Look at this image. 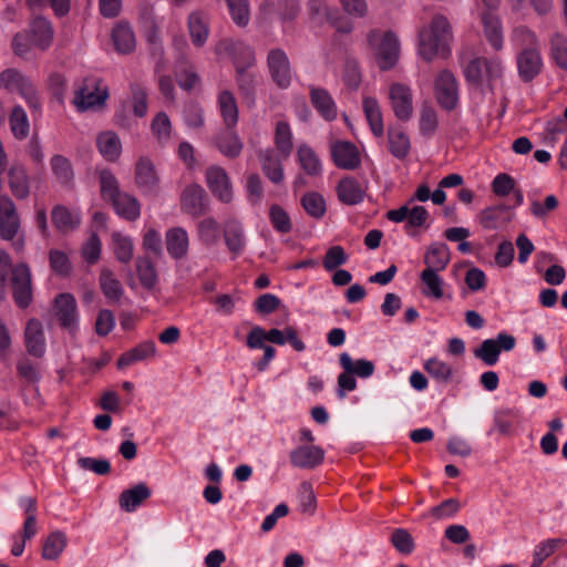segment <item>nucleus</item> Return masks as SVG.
<instances>
[{
	"instance_id": "1",
	"label": "nucleus",
	"mask_w": 567,
	"mask_h": 567,
	"mask_svg": "<svg viewBox=\"0 0 567 567\" xmlns=\"http://www.w3.org/2000/svg\"><path fill=\"white\" fill-rule=\"evenodd\" d=\"M453 30L443 14H435L429 24L422 27L417 35V54L425 61L446 58L451 53Z\"/></svg>"
},
{
	"instance_id": "2",
	"label": "nucleus",
	"mask_w": 567,
	"mask_h": 567,
	"mask_svg": "<svg viewBox=\"0 0 567 567\" xmlns=\"http://www.w3.org/2000/svg\"><path fill=\"white\" fill-rule=\"evenodd\" d=\"M368 43L381 70H390L398 63L401 43L395 32L372 30L368 34Z\"/></svg>"
},
{
	"instance_id": "3",
	"label": "nucleus",
	"mask_w": 567,
	"mask_h": 567,
	"mask_svg": "<svg viewBox=\"0 0 567 567\" xmlns=\"http://www.w3.org/2000/svg\"><path fill=\"white\" fill-rule=\"evenodd\" d=\"M466 81L475 86H489L499 79L504 68L499 58H474L462 63Z\"/></svg>"
},
{
	"instance_id": "4",
	"label": "nucleus",
	"mask_w": 567,
	"mask_h": 567,
	"mask_svg": "<svg viewBox=\"0 0 567 567\" xmlns=\"http://www.w3.org/2000/svg\"><path fill=\"white\" fill-rule=\"evenodd\" d=\"M221 48L229 52V54L234 58L235 63L237 64L238 84L240 90L247 97L252 96L255 84L254 76L252 74L246 72L240 65V63L244 65H250L254 62V52L251 48L244 42L236 40H226L221 42L217 48V51H219ZM251 100L254 101V97H251Z\"/></svg>"
},
{
	"instance_id": "5",
	"label": "nucleus",
	"mask_w": 567,
	"mask_h": 567,
	"mask_svg": "<svg viewBox=\"0 0 567 567\" xmlns=\"http://www.w3.org/2000/svg\"><path fill=\"white\" fill-rule=\"evenodd\" d=\"M107 86L99 79H86L74 93L73 104L80 112L96 110L105 104Z\"/></svg>"
},
{
	"instance_id": "6",
	"label": "nucleus",
	"mask_w": 567,
	"mask_h": 567,
	"mask_svg": "<svg viewBox=\"0 0 567 567\" xmlns=\"http://www.w3.org/2000/svg\"><path fill=\"white\" fill-rule=\"evenodd\" d=\"M515 344L516 339L512 334L501 332L496 338L484 340L474 349L473 354L487 367H493L498 362L501 352L512 351Z\"/></svg>"
},
{
	"instance_id": "7",
	"label": "nucleus",
	"mask_w": 567,
	"mask_h": 567,
	"mask_svg": "<svg viewBox=\"0 0 567 567\" xmlns=\"http://www.w3.org/2000/svg\"><path fill=\"white\" fill-rule=\"evenodd\" d=\"M53 311L63 329L71 334L79 330L80 316L73 295L69 292L59 293L54 299Z\"/></svg>"
},
{
	"instance_id": "8",
	"label": "nucleus",
	"mask_w": 567,
	"mask_h": 567,
	"mask_svg": "<svg viewBox=\"0 0 567 567\" xmlns=\"http://www.w3.org/2000/svg\"><path fill=\"white\" fill-rule=\"evenodd\" d=\"M10 282L16 303L20 308H27L33 296L31 269L24 264L16 265L12 269Z\"/></svg>"
},
{
	"instance_id": "9",
	"label": "nucleus",
	"mask_w": 567,
	"mask_h": 567,
	"mask_svg": "<svg viewBox=\"0 0 567 567\" xmlns=\"http://www.w3.org/2000/svg\"><path fill=\"white\" fill-rule=\"evenodd\" d=\"M389 100L395 117L401 122H408L413 115V94L409 85L392 83L389 87Z\"/></svg>"
},
{
	"instance_id": "10",
	"label": "nucleus",
	"mask_w": 567,
	"mask_h": 567,
	"mask_svg": "<svg viewBox=\"0 0 567 567\" xmlns=\"http://www.w3.org/2000/svg\"><path fill=\"white\" fill-rule=\"evenodd\" d=\"M435 96L445 110H454L458 103V85L449 70L441 71L435 79Z\"/></svg>"
},
{
	"instance_id": "11",
	"label": "nucleus",
	"mask_w": 567,
	"mask_h": 567,
	"mask_svg": "<svg viewBox=\"0 0 567 567\" xmlns=\"http://www.w3.org/2000/svg\"><path fill=\"white\" fill-rule=\"evenodd\" d=\"M205 176L209 190L218 200L225 204L233 200L231 182L223 167L218 165L209 166Z\"/></svg>"
},
{
	"instance_id": "12",
	"label": "nucleus",
	"mask_w": 567,
	"mask_h": 567,
	"mask_svg": "<svg viewBox=\"0 0 567 567\" xmlns=\"http://www.w3.org/2000/svg\"><path fill=\"white\" fill-rule=\"evenodd\" d=\"M330 153L334 165L342 169L353 171L361 164L358 147L349 141H334L330 144Z\"/></svg>"
},
{
	"instance_id": "13",
	"label": "nucleus",
	"mask_w": 567,
	"mask_h": 567,
	"mask_svg": "<svg viewBox=\"0 0 567 567\" xmlns=\"http://www.w3.org/2000/svg\"><path fill=\"white\" fill-rule=\"evenodd\" d=\"M267 62L276 84L282 89L288 87L292 80V71L287 54L280 49H274L269 51Z\"/></svg>"
},
{
	"instance_id": "14",
	"label": "nucleus",
	"mask_w": 567,
	"mask_h": 567,
	"mask_svg": "<svg viewBox=\"0 0 567 567\" xmlns=\"http://www.w3.org/2000/svg\"><path fill=\"white\" fill-rule=\"evenodd\" d=\"M324 450L318 445L305 444L295 447L290 454L292 466L301 470H311L319 466L324 460Z\"/></svg>"
},
{
	"instance_id": "15",
	"label": "nucleus",
	"mask_w": 567,
	"mask_h": 567,
	"mask_svg": "<svg viewBox=\"0 0 567 567\" xmlns=\"http://www.w3.org/2000/svg\"><path fill=\"white\" fill-rule=\"evenodd\" d=\"M134 181L136 186L144 194H153L156 192L159 177L154 163L146 156L137 159L134 171Z\"/></svg>"
},
{
	"instance_id": "16",
	"label": "nucleus",
	"mask_w": 567,
	"mask_h": 567,
	"mask_svg": "<svg viewBox=\"0 0 567 567\" xmlns=\"http://www.w3.org/2000/svg\"><path fill=\"white\" fill-rule=\"evenodd\" d=\"M224 241L233 254L234 258L238 257L244 252L247 246V238L243 223L237 218H228L224 223L223 228Z\"/></svg>"
},
{
	"instance_id": "17",
	"label": "nucleus",
	"mask_w": 567,
	"mask_h": 567,
	"mask_svg": "<svg viewBox=\"0 0 567 567\" xmlns=\"http://www.w3.org/2000/svg\"><path fill=\"white\" fill-rule=\"evenodd\" d=\"M518 75L524 82L536 78L543 68V59L538 48H525L516 56Z\"/></svg>"
},
{
	"instance_id": "18",
	"label": "nucleus",
	"mask_w": 567,
	"mask_h": 567,
	"mask_svg": "<svg viewBox=\"0 0 567 567\" xmlns=\"http://www.w3.org/2000/svg\"><path fill=\"white\" fill-rule=\"evenodd\" d=\"M167 254L175 260L186 257L189 249V236L183 227H172L165 233Z\"/></svg>"
},
{
	"instance_id": "19",
	"label": "nucleus",
	"mask_w": 567,
	"mask_h": 567,
	"mask_svg": "<svg viewBox=\"0 0 567 567\" xmlns=\"http://www.w3.org/2000/svg\"><path fill=\"white\" fill-rule=\"evenodd\" d=\"M310 101L318 114L326 121L331 122L338 116L337 104L331 94L321 87L310 86Z\"/></svg>"
},
{
	"instance_id": "20",
	"label": "nucleus",
	"mask_w": 567,
	"mask_h": 567,
	"mask_svg": "<svg viewBox=\"0 0 567 567\" xmlns=\"http://www.w3.org/2000/svg\"><path fill=\"white\" fill-rule=\"evenodd\" d=\"M19 220L12 200L8 197H0V237L11 240L17 235Z\"/></svg>"
},
{
	"instance_id": "21",
	"label": "nucleus",
	"mask_w": 567,
	"mask_h": 567,
	"mask_svg": "<svg viewBox=\"0 0 567 567\" xmlns=\"http://www.w3.org/2000/svg\"><path fill=\"white\" fill-rule=\"evenodd\" d=\"M0 85L11 92L20 93L33 106V99L30 95L31 83L16 69H8L0 73Z\"/></svg>"
},
{
	"instance_id": "22",
	"label": "nucleus",
	"mask_w": 567,
	"mask_h": 567,
	"mask_svg": "<svg viewBox=\"0 0 567 567\" xmlns=\"http://www.w3.org/2000/svg\"><path fill=\"white\" fill-rule=\"evenodd\" d=\"M217 150L228 158H236L240 155L244 144L234 128L220 131L215 137Z\"/></svg>"
},
{
	"instance_id": "23",
	"label": "nucleus",
	"mask_w": 567,
	"mask_h": 567,
	"mask_svg": "<svg viewBox=\"0 0 567 567\" xmlns=\"http://www.w3.org/2000/svg\"><path fill=\"white\" fill-rule=\"evenodd\" d=\"M451 260L450 249L444 243H433L424 254L425 269L443 271Z\"/></svg>"
},
{
	"instance_id": "24",
	"label": "nucleus",
	"mask_w": 567,
	"mask_h": 567,
	"mask_svg": "<svg viewBox=\"0 0 567 567\" xmlns=\"http://www.w3.org/2000/svg\"><path fill=\"white\" fill-rule=\"evenodd\" d=\"M337 194L341 203L352 206L363 202L365 190L353 177H344L337 186Z\"/></svg>"
},
{
	"instance_id": "25",
	"label": "nucleus",
	"mask_w": 567,
	"mask_h": 567,
	"mask_svg": "<svg viewBox=\"0 0 567 567\" xmlns=\"http://www.w3.org/2000/svg\"><path fill=\"white\" fill-rule=\"evenodd\" d=\"M96 146L100 154L109 162H115L121 156L122 142L113 131H104L97 134Z\"/></svg>"
},
{
	"instance_id": "26",
	"label": "nucleus",
	"mask_w": 567,
	"mask_h": 567,
	"mask_svg": "<svg viewBox=\"0 0 567 567\" xmlns=\"http://www.w3.org/2000/svg\"><path fill=\"white\" fill-rule=\"evenodd\" d=\"M205 190L199 185L187 186L181 196L182 209L192 216H198L204 212Z\"/></svg>"
},
{
	"instance_id": "27",
	"label": "nucleus",
	"mask_w": 567,
	"mask_h": 567,
	"mask_svg": "<svg viewBox=\"0 0 567 567\" xmlns=\"http://www.w3.org/2000/svg\"><path fill=\"white\" fill-rule=\"evenodd\" d=\"M112 41L115 50L121 54L131 53L136 47V39L132 27L123 21L114 27Z\"/></svg>"
},
{
	"instance_id": "28",
	"label": "nucleus",
	"mask_w": 567,
	"mask_h": 567,
	"mask_svg": "<svg viewBox=\"0 0 567 567\" xmlns=\"http://www.w3.org/2000/svg\"><path fill=\"white\" fill-rule=\"evenodd\" d=\"M151 496V489L145 483H140L132 488L125 489L120 495V507L127 513H132Z\"/></svg>"
},
{
	"instance_id": "29",
	"label": "nucleus",
	"mask_w": 567,
	"mask_h": 567,
	"mask_svg": "<svg viewBox=\"0 0 567 567\" xmlns=\"http://www.w3.org/2000/svg\"><path fill=\"white\" fill-rule=\"evenodd\" d=\"M99 282L104 297L110 303H118L121 301L124 289L111 269H101Z\"/></svg>"
},
{
	"instance_id": "30",
	"label": "nucleus",
	"mask_w": 567,
	"mask_h": 567,
	"mask_svg": "<svg viewBox=\"0 0 567 567\" xmlns=\"http://www.w3.org/2000/svg\"><path fill=\"white\" fill-rule=\"evenodd\" d=\"M282 159L281 154H276L274 150H266L260 155L262 172L274 184L284 181Z\"/></svg>"
},
{
	"instance_id": "31",
	"label": "nucleus",
	"mask_w": 567,
	"mask_h": 567,
	"mask_svg": "<svg viewBox=\"0 0 567 567\" xmlns=\"http://www.w3.org/2000/svg\"><path fill=\"white\" fill-rule=\"evenodd\" d=\"M156 346L153 341H144L130 351L123 353L117 360V367L123 369L135 362L153 358L156 355Z\"/></svg>"
},
{
	"instance_id": "32",
	"label": "nucleus",
	"mask_w": 567,
	"mask_h": 567,
	"mask_svg": "<svg viewBox=\"0 0 567 567\" xmlns=\"http://www.w3.org/2000/svg\"><path fill=\"white\" fill-rule=\"evenodd\" d=\"M390 153L399 159L405 158L411 150L409 135L400 126H391L388 130Z\"/></svg>"
},
{
	"instance_id": "33",
	"label": "nucleus",
	"mask_w": 567,
	"mask_h": 567,
	"mask_svg": "<svg viewBox=\"0 0 567 567\" xmlns=\"http://www.w3.org/2000/svg\"><path fill=\"white\" fill-rule=\"evenodd\" d=\"M217 103L225 126L234 128L238 122V106L235 96L227 90L220 91Z\"/></svg>"
},
{
	"instance_id": "34",
	"label": "nucleus",
	"mask_w": 567,
	"mask_h": 567,
	"mask_svg": "<svg viewBox=\"0 0 567 567\" xmlns=\"http://www.w3.org/2000/svg\"><path fill=\"white\" fill-rule=\"evenodd\" d=\"M188 31L194 45H204L209 34L206 14L199 11L192 12L188 16Z\"/></svg>"
},
{
	"instance_id": "35",
	"label": "nucleus",
	"mask_w": 567,
	"mask_h": 567,
	"mask_svg": "<svg viewBox=\"0 0 567 567\" xmlns=\"http://www.w3.org/2000/svg\"><path fill=\"white\" fill-rule=\"evenodd\" d=\"M422 282V293L425 297L439 300L444 296V279L440 276V271L424 269L420 275Z\"/></svg>"
},
{
	"instance_id": "36",
	"label": "nucleus",
	"mask_w": 567,
	"mask_h": 567,
	"mask_svg": "<svg viewBox=\"0 0 567 567\" xmlns=\"http://www.w3.org/2000/svg\"><path fill=\"white\" fill-rule=\"evenodd\" d=\"M362 107L371 132L375 137H382L384 125L379 102L374 97H364Z\"/></svg>"
},
{
	"instance_id": "37",
	"label": "nucleus",
	"mask_w": 567,
	"mask_h": 567,
	"mask_svg": "<svg viewBox=\"0 0 567 567\" xmlns=\"http://www.w3.org/2000/svg\"><path fill=\"white\" fill-rule=\"evenodd\" d=\"M339 363L342 370L351 372L354 377L367 379L370 378L375 370L374 363L367 359L353 361L348 352H342L339 357Z\"/></svg>"
},
{
	"instance_id": "38",
	"label": "nucleus",
	"mask_w": 567,
	"mask_h": 567,
	"mask_svg": "<svg viewBox=\"0 0 567 567\" xmlns=\"http://www.w3.org/2000/svg\"><path fill=\"white\" fill-rule=\"evenodd\" d=\"M485 37L491 47L498 51L503 48V30L497 16L487 11L482 14Z\"/></svg>"
},
{
	"instance_id": "39",
	"label": "nucleus",
	"mask_w": 567,
	"mask_h": 567,
	"mask_svg": "<svg viewBox=\"0 0 567 567\" xmlns=\"http://www.w3.org/2000/svg\"><path fill=\"white\" fill-rule=\"evenodd\" d=\"M266 332L267 341L271 343L284 346L288 342L298 352L306 349L303 341L299 338L297 330L292 327H287L284 330L272 328Z\"/></svg>"
},
{
	"instance_id": "40",
	"label": "nucleus",
	"mask_w": 567,
	"mask_h": 567,
	"mask_svg": "<svg viewBox=\"0 0 567 567\" xmlns=\"http://www.w3.org/2000/svg\"><path fill=\"white\" fill-rule=\"evenodd\" d=\"M52 220L60 231L68 233L79 227L81 216L78 210H71L64 206H56L52 210Z\"/></svg>"
},
{
	"instance_id": "41",
	"label": "nucleus",
	"mask_w": 567,
	"mask_h": 567,
	"mask_svg": "<svg viewBox=\"0 0 567 567\" xmlns=\"http://www.w3.org/2000/svg\"><path fill=\"white\" fill-rule=\"evenodd\" d=\"M508 209L506 205H496L483 209L480 215L481 225L483 228L491 230L503 227L509 220L505 216Z\"/></svg>"
},
{
	"instance_id": "42",
	"label": "nucleus",
	"mask_w": 567,
	"mask_h": 567,
	"mask_svg": "<svg viewBox=\"0 0 567 567\" xmlns=\"http://www.w3.org/2000/svg\"><path fill=\"white\" fill-rule=\"evenodd\" d=\"M116 214L126 220H136L141 215V205L136 197L122 193L112 202Z\"/></svg>"
},
{
	"instance_id": "43",
	"label": "nucleus",
	"mask_w": 567,
	"mask_h": 567,
	"mask_svg": "<svg viewBox=\"0 0 567 567\" xmlns=\"http://www.w3.org/2000/svg\"><path fill=\"white\" fill-rule=\"evenodd\" d=\"M298 162L300 167L307 175L319 176L322 173V164L316 152L308 146L302 144L297 151Z\"/></svg>"
},
{
	"instance_id": "44",
	"label": "nucleus",
	"mask_w": 567,
	"mask_h": 567,
	"mask_svg": "<svg viewBox=\"0 0 567 567\" xmlns=\"http://www.w3.org/2000/svg\"><path fill=\"white\" fill-rule=\"evenodd\" d=\"M197 238L205 246H215L220 239V225L214 217H206L197 224Z\"/></svg>"
},
{
	"instance_id": "45",
	"label": "nucleus",
	"mask_w": 567,
	"mask_h": 567,
	"mask_svg": "<svg viewBox=\"0 0 567 567\" xmlns=\"http://www.w3.org/2000/svg\"><path fill=\"white\" fill-rule=\"evenodd\" d=\"M112 248L120 262L127 264L133 258L134 244L130 236L120 231L112 234Z\"/></svg>"
},
{
	"instance_id": "46",
	"label": "nucleus",
	"mask_w": 567,
	"mask_h": 567,
	"mask_svg": "<svg viewBox=\"0 0 567 567\" xmlns=\"http://www.w3.org/2000/svg\"><path fill=\"white\" fill-rule=\"evenodd\" d=\"M275 145L282 158H288L292 152V132L290 125L279 121L275 128Z\"/></svg>"
},
{
	"instance_id": "47",
	"label": "nucleus",
	"mask_w": 567,
	"mask_h": 567,
	"mask_svg": "<svg viewBox=\"0 0 567 567\" xmlns=\"http://www.w3.org/2000/svg\"><path fill=\"white\" fill-rule=\"evenodd\" d=\"M9 184L13 195L25 198L29 195V179L21 165H13L9 172Z\"/></svg>"
},
{
	"instance_id": "48",
	"label": "nucleus",
	"mask_w": 567,
	"mask_h": 567,
	"mask_svg": "<svg viewBox=\"0 0 567 567\" xmlns=\"http://www.w3.org/2000/svg\"><path fill=\"white\" fill-rule=\"evenodd\" d=\"M131 96L126 102L136 117H144L147 113V92L137 83L130 85Z\"/></svg>"
},
{
	"instance_id": "49",
	"label": "nucleus",
	"mask_w": 567,
	"mask_h": 567,
	"mask_svg": "<svg viewBox=\"0 0 567 567\" xmlns=\"http://www.w3.org/2000/svg\"><path fill=\"white\" fill-rule=\"evenodd\" d=\"M151 130L161 145H166L172 136V122L165 112H158L151 123Z\"/></svg>"
},
{
	"instance_id": "50",
	"label": "nucleus",
	"mask_w": 567,
	"mask_h": 567,
	"mask_svg": "<svg viewBox=\"0 0 567 567\" xmlns=\"http://www.w3.org/2000/svg\"><path fill=\"white\" fill-rule=\"evenodd\" d=\"M136 272L142 286L146 289H153L157 284V271L154 264L147 257L136 259Z\"/></svg>"
},
{
	"instance_id": "51",
	"label": "nucleus",
	"mask_w": 567,
	"mask_h": 567,
	"mask_svg": "<svg viewBox=\"0 0 567 567\" xmlns=\"http://www.w3.org/2000/svg\"><path fill=\"white\" fill-rule=\"evenodd\" d=\"M423 368L433 379L439 382H447L453 375L452 365L439 358L427 359L423 363Z\"/></svg>"
},
{
	"instance_id": "52",
	"label": "nucleus",
	"mask_w": 567,
	"mask_h": 567,
	"mask_svg": "<svg viewBox=\"0 0 567 567\" xmlns=\"http://www.w3.org/2000/svg\"><path fill=\"white\" fill-rule=\"evenodd\" d=\"M66 545V538L61 532L51 533L43 543L42 557L48 560L56 559Z\"/></svg>"
},
{
	"instance_id": "53",
	"label": "nucleus",
	"mask_w": 567,
	"mask_h": 567,
	"mask_svg": "<svg viewBox=\"0 0 567 567\" xmlns=\"http://www.w3.org/2000/svg\"><path fill=\"white\" fill-rule=\"evenodd\" d=\"M550 58L555 65L567 71V38L556 33L550 39Z\"/></svg>"
},
{
	"instance_id": "54",
	"label": "nucleus",
	"mask_w": 567,
	"mask_h": 567,
	"mask_svg": "<svg viewBox=\"0 0 567 567\" xmlns=\"http://www.w3.org/2000/svg\"><path fill=\"white\" fill-rule=\"evenodd\" d=\"M11 132L16 138H25L30 132V124L25 111L16 106L9 118Z\"/></svg>"
},
{
	"instance_id": "55",
	"label": "nucleus",
	"mask_w": 567,
	"mask_h": 567,
	"mask_svg": "<svg viewBox=\"0 0 567 567\" xmlns=\"http://www.w3.org/2000/svg\"><path fill=\"white\" fill-rule=\"evenodd\" d=\"M100 188L102 197L111 203L123 193L120 190L116 177L109 169H103L100 173Z\"/></svg>"
},
{
	"instance_id": "56",
	"label": "nucleus",
	"mask_w": 567,
	"mask_h": 567,
	"mask_svg": "<svg viewBox=\"0 0 567 567\" xmlns=\"http://www.w3.org/2000/svg\"><path fill=\"white\" fill-rule=\"evenodd\" d=\"M439 125L437 114L433 106L424 104L420 111L419 128L423 136L434 135Z\"/></svg>"
},
{
	"instance_id": "57",
	"label": "nucleus",
	"mask_w": 567,
	"mask_h": 567,
	"mask_svg": "<svg viewBox=\"0 0 567 567\" xmlns=\"http://www.w3.org/2000/svg\"><path fill=\"white\" fill-rule=\"evenodd\" d=\"M561 543L560 538H550L539 543L534 549L530 567H542V564L558 549Z\"/></svg>"
},
{
	"instance_id": "58",
	"label": "nucleus",
	"mask_w": 567,
	"mask_h": 567,
	"mask_svg": "<svg viewBox=\"0 0 567 567\" xmlns=\"http://www.w3.org/2000/svg\"><path fill=\"white\" fill-rule=\"evenodd\" d=\"M301 204L310 216L321 218L326 213L324 198L316 192L307 193L301 198Z\"/></svg>"
},
{
	"instance_id": "59",
	"label": "nucleus",
	"mask_w": 567,
	"mask_h": 567,
	"mask_svg": "<svg viewBox=\"0 0 567 567\" xmlns=\"http://www.w3.org/2000/svg\"><path fill=\"white\" fill-rule=\"evenodd\" d=\"M517 411L512 408H499L494 412V429L506 435L511 432Z\"/></svg>"
},
{
	"instance_id": "60",
	"label": "nucleus",
	"mask_w": 567,
	"mask_h": 567,
	"mask_svg": "<svg viewBox=\"0 0 567 567\" xmlns=\"http://www.w3.org/2000/svg\"><path fill=\"white\" fill-rule=\"evenodd\" d=\"M461 508V504L456 498H447L437 506L430 509L429 515L436 520H443L454 517Z\"/></svg>"
},
{
	"instance_id": "61",
	"label": "nucleus",
	"mask_w": 567,
	"mask_h": 567,
	"mask_svg": "<svg viewBox=\"0 0 567 567\" xmlns=\"http://www.w3.org/2000/svg\"><path fill=\"white\" fill-rule=\"evenodd\" d=\"M269 219L278 233H289L292 229V224L287 212L279 205H272L269 209Z\"/></svg>"
},
{
	"instance_id": "62",
	"label": "nucleus",
	"mask_w": 567,
	"mask_h": 567,
	"mask_svg": "<svg viewBox=\"0 0 567 567\" xmlns=\"http://www.w3.org/2000/svg\"><path fill=\"white\" fill-rule=\"evenodd\" d=\"M229 13L234 22L240 27L249 22V3L248 0H227Z\"/></svg>"
},
{
	"instance_id": "63",
	"label": "nucleus",
	"mask_w": 567,
	"mask_h": 567,
	"mask_svg": "<svg viewBox=\"0 0 567 567\" xmlns=\"http://www.w3.org/2000/svg\"><path fill=\"white\" fill-rule=\"evenodd\" d=\"M391 543L399 553L404 555L411 554L414 549L413 537L403 528H398L392 533Z\"/></svg>"
},
{
	"instance_id": "64",
	"label": "nucleus",
	"mask_w": 567,
	"mask_h": 567,
	"mask_svg": "<svg viewBox=\"0 0 567 567\" xmlns=\"http://www.w3.org/2000/svg\"><path fill=\"white\" fill-rule=\"evenodd\" d=\"M183 120L189 128H199L204 125V111L197 103H188L183 110Z\"/></svg>"
}]
</instances>
